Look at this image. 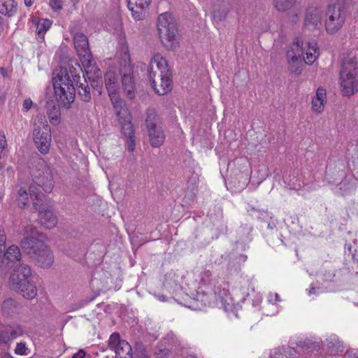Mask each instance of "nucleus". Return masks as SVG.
I'll return each mask as SVG.
<instances>
[{"instance_id":"obj_1","label":"nucleus","mask_w":358,"mask_h":358,"mask_svg":"<svg viewBox=\"0 0 358 358\" xmlns=\"http://www.w3.org/2000/svg\"><path fill=\"white\" fill-rule=\"evenodd\" d=\"M228 287V284L224 281L213 279L210 271H205L201 274V285L193 300L203 306L220 304L225 312L234 313L235 303L229 294Z\"/></svg>"},{"instance_id":"obj_2","label":"nucleus","mask_w":358,"mask_h":358,"mask_svg":"<svg viewBox=\"0 0 358 358\" xmlns=\"http://www.w3.org/2000/svg\"><path fill=\"white\" fill-rule=\"evenodd\" d=\"M22 250L27 253L36 264L44 268H50L54 262V256L50 249L45 245L42 234L35 227L28 225L24 229V238L20 242Z\"/></svg>"},{"instance_id":"obj_3","label":"nucleus","mask_w":358,"mask_h":358,"mask_svg":"<svg viewBox=\"0 0 358 358\" xmlns=\"http://www.w3.org/2000/svg\"><path fill=\"white\" fill-rule=\"evenodd\" d=\"M148 73L152 87L157 94L164 95L171 90V71L166 60L160 54L152 57Z\"/></svg>"},{"instance_id":"obj_4","label":"nucleus","mask_w":358,"mask_h":358,"mask_svg":"<svg viewBox=\"0 0 358 358\" xmlns=\"http://www.w3.org/2000/svg\"><path fill=\"white\" fill-rule=\"evenodd\" d=\"M73 66L60 67L54 72L52 85L57 103L63 107L69 108L76 96L74 80L70 72Z\"/></svg>"},{"instance_id":"obj_5","label":"nucleus","mask_w":358,"mask_h":358,"mask_svg":"<svg viewBox=\"0 0 358 358\" xmlns=\"http://www.w3.org/2000/svg\"><path fill=\"white\" fill-rule=\"evenodd\" d=\"M338 83L344 96L350 97L358 92V60L355 52H350L343 59Z\"/></svg>"},{"instance_id":"obj_6","label":"nucleus","mask_w":358,"mask_h":358,"mask_svg":"<svg viewBox=\"0 0 358 358\" xmlns=\"http://www.w3.org/2000/svg\"><path fill=\"white\" fill-rule=\"evenodd\" d=\"M10 282L13 289L27 299L37 295L36 287L31 280V270L29 265L21 264L11 273Z\"/></svg>"},{"instance_id":"obj_7","label":"nucleus","mask_w":358,"mask_h":358,"mask_svg":"<svg viewBox=\"0 0 358 358\" xmlns=\"http://www.w3.org/2000/svg\"><path fill=\"white\" fill-rule=\"evenodd\" d=\"M157 31L163 45L168 50L177 47L178 28L173 15L166 12L159 15L157 19Z\"/></svg>"},{"instance_id":"obj_8","label":"nucleus","mask_w":358,"mask_h":358,"mask_svg":"<svg viewBox=\"0 0 358 358\" xmlns=\"http://www.w3.org/2000/svg\"><path fill=\"white\" fill-rule=\"evenodd\" d=\"M318 55V47L315 40L303 42L299 38L295 39L287 53V58L291 57L293 63L303 59L308 65L313 64Z\"/></svg>"},{"instance_id":"obj_9","label":"nucleus","mask_w":358,"mask_h":358,"mask_svg":"<svg viewBox=\"0 0 358 358\" xmlns=\"http://www.w3.org/2000/svg\"><path fill=\"white\" fill-rule=\"evenodd\" d=\"M353 1L336 0L335 3L329 6L325 19V28L328 33L334 34L342 27L345 20V8Z\"/></svg>"},{"instance_id":"obj_10","label":"nucleus","mask_w":358,"mask_h":358,"mask_svg":"<svg viewBox=\"0 0 358 358\" xmlns=\"http://www.w3.org/2000/svg\"><path fill=\"white\" fill-rule=\"evenodd\" d=\"M33 139L41 153L46 154L49 152L52 136L45 116L36 117L34 124Z\"/></svg>"},{"instance_id":"obj_11","label":"nucleus","mask_w":358,"mask_h":358,"mask_svg":"<svg viewBox=\"0 0 358 358\" xmlns=\"http://www.w3.org/2000/svg\"><path fill=\"white\" fill-rule=\"evenodd\" d=\"M34 182L44 192L50 193L54 187L53 173L50 166L44 160L40 159L31 171Z\"/></svg>"},{"instance_id":"obj_12","label":"nucleus","mask_w":358,"mask_h":358,"mask_svg":"<svg viewBox=\"0 0 358 358\" xmlns=\"http://www.w3.org/2000/svg\"><path fill=\"white\" fill-rule=\"evenodd\" d=\"M145 123L150 145L154 148L161 146L165 140V134L159 117L153 110L147 113Z\"/></svg>"},{"instance_id":"obj_13","label":"nucleus","mask_w":358,"mask_h":358,"mask_svg":"<svg viewBox=\"0 0 358 358\" xmlns=\"http://www.w3.org/2000/svg\"><path fill=\"white\" fill-rule=\"evenodd\" d=\"M45 195L35 185H30L28 189L20 187L17 190L16 201L21 208L28 206L31 201L34 208L37 209L38 206L43 205Z\"/></svg>"},{"instance_id":"obj_14","label":"nucleus","mask_w":358,"mask_h":358,"mask_svg":"<svg viewBox=\"0 0 358 358\" xmlns=\"http://www.w3.org/2000/svg\"><path fill=\"white\" fill-rule=\"evenodd\" d=\"M73 43L78 55L84 66L90 67L93 65L94 60L89 48L88 39L83 33L78 32L73 36Z\"/></svg>"},{"instance_id":"obj_15","label":"nucleus","mask_w":358,"mask_h":358,"mask_svg":"<svg viewBox=\"0 0 358 358\" xmlns=\"http://www.w3.org/2000/svg\"><path fill=\"white\" fill-rule=\"evenodd\" d=\"M110 349L115 353V358H132V350L129 343L120 339L118 333H113L108 341Z\"/></svg>"},{"instance_id":"obj_16","label":"nucleus","mask_w":358,"mask_h":358,"mask_svg":"<svg viewBox=\"0 0 358 358\" xmlns=\"http://www.w3.org/2000/svg\"><path fill=\"white\" fill-rule=\"evenodd\" d=\"M70 72L71 76L75 82L76 85L78 87V95L81 99L85 102H88L91 100V93L87 80L83 76V82H81L80 73L82 69L80 66L78 67H71Z\"/></svg>"},{"instance_id":"obj_17","label":"nucleus","mask_w":358,"mask_h":358,"mask_svg":"<svg viewBox=\"0 0 358 358\" xmlns=\"http://www.w3.org/2000/svg\"><path fill=\"white\" fill-rule=\"evenodd\" d=\"M110 99L122 127L125 125L127 122H131L129 109L124 100L120 97V94L110 96Z\"/></svg>"},{"instance_id":"obj_18","label":"nucleus","mask_w":358,"mask_h":358,"mask_svg":"<svg viewBox=\"0 0 358 358\" xmlns=\"http://www.w3.org/2000/svg\"><path fill=\"white\" fill-rule=\"evenodd\" d=\"M131 69L129 64H124L123 70H121L122 86L126 96L132 99L136 96V83L131 74Z\"/></svg>"},{"instance_id":"obj_19","label":"nucleus","mask_w":358,"mask_h":358,"mask_svg":"<svg viewBox=\"0 0 358 358\" xmlns=\"http://www.w3.org/2000/svg\"><path fill=\"white\" fill-rule=\"evenodd\" d=\"M36 210L39 213L38 220L41 225L47 229H52L56 226L57 218L52 211L44 205V201L43 205L38 206Z\"/></svg>"},{"instance_id":"obj_20","label":"nucleus","mask_w":358,"mask_h":358,"mask_svg":"<svg viewBox=\"0 0 358 358\" xmlns=\"http://www.w3.org/2000/svg\"><path fill=\"white\" fill-rule=\"evenodd\" d=\"M151 0H128V8L136 20H141L145 16V10Z\"/></svg>"},{"instance_id":"obj_21","label":"nucleus","mask_w":358,"mask_h":358,"mask_svg":"<svg viewBox=\"0 0 358 358\" xmlns=\"http://www.w3.org/2000/svg\"><path fill=\"white\" fill-rule=\"evenodd\" d=\"M322 11L319 8H310L305 17V26L309 29H315L321 24Z\"/></svg>"},{"instance_id":"obj_22","label":"nucleus","mask_w":358,"mask_h":358,"mask_svg":"<svg viewBox=\"0 0 358 358\" xmlns=\"http://www.w3.org/2000/svg\"><path fill=\"white\" fill-rule=\"evenodd\" d=\"M105 85L109 97L119 94L120 85L118 76L113 71H108L104 76Z\"/></svg>"},{"instance_id":"obj_23","label":"nucleus","mask_w":358,"mask_h":358,"mask_svg":"<svg viewBox=\"0 0 358 358\" xmlns=\"http://www.w3.org/2000/svg\"><path fill=\"white\" fill-rule=\"evenodd\" d=\"M327 103V92L324 87H320L312 99L311 108L314 113H322Z\"/></svg>"},{"instance_id":"obj_24","label":"nucleus","mask_w":358,"mask_h":358,"mask_svg":"<svg viewBox=\"0 0 358 358\" xmlns=\"http://www.w3.org/2000/svg\"><path fill=\"white\" fill-rule=\"evenodd\" d=\"M33 24L36 26V39L40 42L44 41L45 34L51 27L52 22L48 19H34Z\"/></svg>"},{"instance_id":"obj_25","label":"nucleus","mask_w":358,"mask_h":358,"mask_svg":"<svg viewBox=\"0 0 358 358\" xmlns=\"http://www.w3.org/2000/svg\"><path fill=\"white\" fill-rule=\"evenodd\" d=\"M21 252L18 246L12 245L9 246L3 252L1 262L2 263H15L21 259Z\"/></svg>"},{"instance_id":"obj_26","label":"nucleus","mask_w":358,"mask_h":358,"mask_svg":"<svg viewBox=\"0 0 358 358\" xmlns=\"http://www.w3.org/2000/svg\"><path fill=\"white\" fill-rule=\"evenodd\" d=\"M122 131L124 135L127 138V150L133 152L135 149V138L134 135V129L131 122H127L122 126Z\"/></svg>"},{"instance_id":"obj_27","label":"nucleus","mask_w":358,"mask_h":358,"mask_svg":"<svg viewBox=\"0 0 358 358\" xmlns=\"http://www.w3.org/2000/svg\"><path fill=\"white\" fill-rule=\"evenodd\" d=\"M17 12V3L14 0H1L0 13L8 16H13Z\"/></svg>"},{"instance_id":"obj_28","label":"nucleus","mask_w":358,"mask_h":358,"mask_svg":"<svg viewBox=\"0 0 358 358\" xmlns=\"http://www.w3.org/2000/svg\"><path fill=\"white\" fill-rule=\"evenodd\" d=\"M60 105L58 103V106L49 104L47 115L50 120V122L52 124L57 125L60 122ZM61 106H62L61 105Z\"/></svg>"},{"instance_id":"obj_29","label":"nucleus","mask_w":358,"mask_h":358,"mask_svg":"<svg viewBox=\"0 0 358 358\" xmlns=\"http://www.w3.org/2000/svg\"><path fill=\"white\" fill-rule=\"evenodd\" d=\"M4 330L5 335L8 337V343L22 336L24 333L22 328L20 325L4 326Z\"/></svg>"},{"instance_id":"obj_30","label":"nucleus","mask_w":358,"mask_h":358,"mask_svg":"<svg viewBox=\"0 0 358 358\" xmlns=\"http://www.w3.org/2000/svg\"><path fill=\"white\" fill-rule=\"evenodd\" d=\"M228 13V8L223 3L214 6L212 13L213 17L217 20H224Z\"/></svg>"},{"instance_id":"obj_31","label":"nucleus","mask_w":358,"mask_h":358,"mask_svg":"<svg viewBox=\"0 0 358 358\" xmlns=\"http://www.w3.org/2000/svg\"><path fill=\"white\" fill-rule=\"evenodd\" d=\"M353 190L354 186L352 183L343 181L338 185V186L335 188L334 192L337 194L345 196L351 193Z\"/></svg>"},{"instance_id":"obj_32","label":"nucleus","mask_w":358,"mask_h":358,"mask_svg":"<svg viewBox=\"0 0 358 358\" xmlns=\"http://www.w3.org/2000/svg\"><path fill=\"white\" fill-rule=\"evenodd\" d=\"M296 0H275V6L278 10L285 11L294 6Z\"/></svg>"},{"instance_id":"obj_33","label":"nucleus","mask_w":358,"mask_h":358,"mask_svg":"<svg viewBox=\"0 0 358 358\" xmlns=\"http://www.w3.org/2000/svg\"><path fill=\"white\" fill-rule=\"evenodd\" d=\"M252 227L247 224L240 227L238 231L239 238L241 241H246L250 239V235L252 231Z\"/></svg>"},{"instance_id":"obj_34","label":"nucleus","mask_w":358,"mask_h":358,"mask_svg":"<svg viewBox=\"0 0 358 358\" xmlns=\"http://www.w3.org/2000/svg\"><path fill=\"white\" fill-rule=\"evenodd\" d=\"M267 301H268L269 306H275V311L273 313H271V314L267 313V315H274L275 313L278 312V308L275 306V303L280 301V296L277 293H275V294L270 293L268 296Z\"/></svg>"},{"instance_id":"obj_35","label":"nucleus","mask_w":358,"mask_h":358,"mask_svg":"<svg viewBox=\"0 0 358 358\" xmlns=\"http://www.w3.org/2000/svg\"><path fill=\"white\" fill-rule=\"evenodd\" d=\"M287 59L289 64L290 71L296 75L300 74L301 73L302 69L300 66H299V64L301 62V60L293 63L291 57Z\"/></svg>"},{"instance_id":"obj_36","label":"nucleus","mask_w":358,"mask_h":358,"mask_svg":"<svg viewBox=\"0 0 358 358\" xmlns=\"http://www.w3.org/2000/svg\"><path fill=\"white\" fill-rule=\"evenodd\" d=\"M327 345L328 348H336V352H342V350H339V348H341L340 342L338 341V339L334 336L331 337L329 339L327 340Z\"/></svg>"},{"instance_id":"obj_37","label":"nucleus","mask_w":358,"mask_h":358,"mask_svg":"<svg viewBox=\"0 0 358 358\" xmlns=\"http://www.w3.org/2000/svg\"><path fill=\"white\" fill-rule=\"evenodd\" d=\"M7 148V141L6 138V135L3 130L0 129V155L4 151V150Z\"/></svg>"},{"instance_id":"obj_38","label":"nucleus","mask_w":358,"mask_h":358,"mask_svg":"<svg viewBox=\"0 0 358 358\" xmlns=\"http://www.w3.org/2000/svg\"><path fill=\"white\" fill-rule=\"evenodd\" d=\"M27 348L26 345L23 343H19L17 344L16 348L15 349V353L19 355H26V351Z\"/></svg>"},{"instance_id":"obj_39","label":"nucleus","mask_w":358,"mask_h":358,"mask_svg":"<svg viewBox=\"0 0 358 358\" xmlns=\"http://www.w3.org/2000/svg\"><path fill=\"white\" fill-rule=\"evenodd\" d=\"M322 292V289L320 287L317 286L315 284H312L308 293L309 296H311L313 294L319 295Z\"/></svg>"},{"instance_id":"obj_40","label":"nucleus","mask_w":358,"mask_h":358,"mask_svg":"<svg viewBox=\"0 0 358 358\" xmlns=\"http://www.w3.org/2000/svg\"><path fill=\"white\" fill-rule=\"evenodd\" d=\"M50 6L55 10H60L62 8V3L59 0H50Z\"/></svg>"},{"instance_id":"obj_41","label":"nucleus","mask_w":358,"mask_h":358,"mask_svg":"<svg viewBox=\"0 0 358 358\" xmlns=\"http://www.w3.org/2000/svg\"><path fill=\"white\" fill-rule=\"evenodd\" d=\"M6 239L5 230L3 227H0V247H5Z\"/></svg>"},{"instance_id":"obj_42","label":"nucleus","mask_w":358,"mask_h":358,"mask_svg":"<svg viewBox=\"0 0 358 358\" xmlns=\"http://www.w3.org/2000/svg\"><path fill=\"white\" fill-rule=\"evenodd\" d=\"M0 343H8V337L5 335L4 326L0 327Z\"/></svg>"},{"instance_id":"obj_43","label":"nucleus","mask_w":358,"mask_h":358,"mask_svg":"<svg viewBox=\"0 0 358 358\" xmlns=\"http://www.w3.org/2000/svg\"><path fill=\"white\" fill-rule=\"evenodd\" d=\"M32 104L33 102L30 99H25L23 102V110L26 112L28 111L31 108Z\"/></svg>"},{"instance_id":"obj_44","label":"nucleus","mask_w":358,"mask_h":358,"mask_svg":"<svg viewBox=\"0 0 358 358\" xmlns=\"http://www.w3.org/2000/svg\"><path fill=\"white\" fill-rule=\"evenodd\" d=\"M85 356V351L83 350H80L78 352H77L72 356V358H84Z\"/></svg>"},{"instance_id":"obj_45","label":"nucleus","mask_w":358,"mask_h":358,"mask_svg":"<svg viewBox=\"0 0 358 358\" xmlns=\"http://www.w3.org/2000/svg\"><path fill=\"white\" fill-rule=\"evenodd\" d=\"M6 92L0 90V105H3L6 100Z\"/></svg>"},{"instance_id":"obj_46","label":"nucleus","mask_w":358,"mask_h":358,"mask_svg":"<svg viewBox=\"0 0 358 358\" xmlns=\"http://www.w3.org/2000/svg\"><path fill=\"white\" fill-rule=\"evenodd\" d=\"M155 297L160 301L165 302L168 301V298L164 294H156Z\"/></svg>"},{"instance_id":"obj_47","label":"nucleus","mask_w":358,"mask_h":358,"mask_svg":"<svg viewBox=\"0 0 358 358\" xmlns=\"http://www.w3.org/2000/svg\"><path fill=\"white\" fill-rule=\"evenodd\" d=\"M122 51L124 52V61H125V63H126L127 62V59H129L128 48L127 47H123L122 48Z\"/></svg>"},{"instance_id":"obj_48","label":"nucleus","mask_w":358,"mask_h":358,"mask_svg":"<svg viewBox=\"0 0 358 358\" xmlns=\"http://www.w3.org/2000/svg\"><path fill=\"white\" fill-rule=\"evenodd\" d=\"M270 358H284V356L282 353L275 352L273 354L271 355Z\"/></svg>"},{"instance_id":"obj_49","label":"nucleus","mask_w":358,"mask_h":358,"mask_svg":"<svg viewBox=\"0 0 358 358\" xmlns=\"http://www.w3.org/2000/svg\"><path fill=\"white\" fill-rule=\"evenodd\" d=\"M0 73L3 77H6L7 76V71L5 68L1 67L0 68Z\"/></svg>"},{"instance_id":"obj_50","label":"nucleus","mask_w":358,"mask_h":358,"mask_svg":"<svg viewBox=\"0 0 358 358\" xmlns=\"http://www.w3.org/2000/svg\"><path fill=\"white\" fill-rule=\"evenodd\" d=\"M24 2L27 7H29L34 3V0H24Z\"/></svg>"},{"instance_id":"obj_51","label":"nucleus","mask_w":358,"mask_h":358,"mask_svg":"<svg viewBox=\"0 0 358 358\" xmlns=\"http://www.w3.org/2000/svg\"><path fill=\"white\" fill-rule=\"evenodd\" d=\"M92 85L93 87L94 88V90H96L99 92V94H101V87L99 86L98 85H93V84H92Z\"/></svg>"},{"instance_id":"obj_52","label":"nucleus","mask_w":358,"mask_h":358,"mask_svg":"<svg viewBox=\"0 0 358 358\" xmlns=\"http://www.w3.org/2000/svg\"><path fill=\"white\" fill-rule=\"evenodd\" d=\"M299 343H300L299 345L301 346L303 348H306V349H308L309 348V347H308L309 341L307 343L303 342L304 343L303 344H302V341H299Z\"/></svg>"},{"instance_id":"obj_53","label":"nucleus","mask_w":358,"mask_h":358,"mask_svg":"<svg viewBox=\"0 0 358 358\" xmlns=\"http://www.w3.org/2000/svg\"><path fill=\"white\" fill-rule=\"evenodd\" d=\"M240 258L243 262H245L248 257L245 255H241Z\"/></svg>"},{"instance_id":"obj_54","label":"nucleus","mask_w":358,"mask_h":358,"mask_svg":"<svg viewBox=\"0 0 358 358\" xmlns=\"http://www.w3.org/2000/svg\"><path fill=\"white\" fill-rule=\"evenodd\" d=\"M3 247H0V259H1V258L2 259L3 255V250H2V249H3Z\"/></svg>"},{"instance_id":"obj_55","label":"nucleus","mask_w":358,"mask_h":358,"mask_svg":"<svg viewBox=\"0 0 358 358\" xmlns=\"http://www.w3.org/2000/svg\"><path fill=\"white\" fill-rule=\"evenodd\" d=\"M188 306H189V307H192V308H200V307L199 306V305H197V306H195V307H194V305H189Z\"/></svg>"},{"instance_id":"obj_56","label":"nucleus","mask_w":358,"mask_h":358,"mask_svg":"<svg viewBox=\"0 0 358 358\" xmlns=\"http://www.w3.org/2000/svg\"><path fill=\"white\" fill-rule=\"evenodd\" d=\"M187 358H196V357L194 355H189L187 357Z\"/></svg>"},{"instance_id":"obj_57","label":"nucleus","mask_w":358,"mask_h":358,"mask_svg":"<svg viewBox=\"0 0 358 358\" xmlns=\"http://www.w3.org/2000/svg\"><path fill=\"white\" fill-rule=\"evenodd\" d=\"M297 21V15H295L294 19L292 20V22H296Z\"/></svg>"},{"instance_id":"obj_58","label":"nucleus","mask_w":358,"mask_h":358,"mask_svg":"<svg viewBox=\"0 0 358 358\" xmlns=\"http://www.w3.org/2000/svg\"><path fill=\"white\" fill-rule=\"evenodd\" d=\"M336 358H343L341 356H338Z\"/></svg>"},{"instance_id":"obj_59","label":"nucleus","mask_w":358,"mask_h":358,"mask_svg":"<svg viewBox=\"0 0 358 358\" xmlns=\"http://www.w3.org/2000/svg\"><path fill=\"white\" fill-rule=\"evenodd\" d=\"M105 358H110L109 357H106Z\"/></svg>"},{"instance_id":"obj_60","label":"nucleus","mask_w":358,"mask_h":358,"mask_svg":"<svg viewBox=\"0 0 358 358\" xmlns=\"http://www.w3.org/2000/svg\"><path fill=\"white\" fill-rule=\"evenodd\" d=\"M357 358H358V357H357Z\"/></svg>"}]
</instances>
